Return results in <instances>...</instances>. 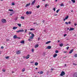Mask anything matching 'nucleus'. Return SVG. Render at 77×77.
<instances>
[{
	"label": "nucleus",
	"instance_id": "nucleus-25",
	"mask_svg": "<svg viewBox=\"0 0 77 77\" xmlns=\"http://www.w3.org/2000/svg\"><path fill=\"white\" fill-rule=\"evenodd\" d=\"M18 26H19V27H21V24H19L18 23L17 24Z\"/></svg>",
	"mask_w": 77,
	"mask_h": 77
},
{
	"label": "nucleus",
	"instance_id": "nucleus-47",
	"mask_svg": "<svg viewBox=\"0 0 77 77\" xmlns=\"http://www.w3.org/2000/svg\"><path fill=\"white\" fill-rule=\"evenodd\" d=\"M31 34V32H29V35H30Z\"/></svg>",
	"mask_w": 77,
	"mask_h": 77
},
{
	"label": "nucleus",
	"instance_id": "nucleus-31",
	"mask_svg": "<svg viewBox=\"0 0 77 77\" xmlns=\"http://www.w3.org/2000/svg\"><path fill=\"white\" fill-rule=\"evenodd\" d=\"M31 36H32L33 37H34L35 36V35H34V34H33V33H32L31 34Z\"/></svg>",
	"mask_w": 77,
	"mask_h": 77
},
{
	"label": "nucleus",
	"instance_id": "nucleus-41",
	"mask_svg": "<svg viewBox=\"0 0 77 77\" xmlns=\"http://www.w3.org/2000/svg\"><path fill=\"white\" fill-rule=\"evenodd\" d=\"M65 24H66L67 25H68V22H66L65 23Z\"/></svg>",
	"mask_w": 77,
	"mask_h": 77
},
{
	"label": "nucleus",
	"instance_id": "nucleus-60",
	"mask_svg": "<svg viewBox=\"0 0 77 77\" xmlns=\"http://www.w3.org/2000/svg\"><path fill=\"white\" fill-rule=\"evenodd\" d=\"M51 70H52V71H53V68H51Z\"/></svg>",
	"mask_w": 77,
	"mask_h": 77
},
{
	"label": "nucleus",
	"instance_id": "nucleus-51",
	"mask_svg": "<svg viewBox=\"0 0 77 77\" xmlns=\"http://www.w3.org/2000/svg\"><path fill=\"white\" fill-rule=\"evenodd\" d=\"M32 14V12L30 11L29 12V14Z\"/></svg>",
	"mask_w": 77,
	"mask_h": 77
},
{
	"label": "nucleus",
	"instance_id": "nucleus-38",
	"mask_svg": "<svg viewBox=\"0 0 77 77\" xmlns=\"http://www.w3.org/2000/svg\"><path fill=\"white\" fill-rule=\"evenodd\" d=\"M64 6V5H63V4H61L60 6Z\"/></svg>",
	"mask_w": 77,
	"mask_h": 77
},
{
	"label": "nucleus",
	"instance_id": "nucleus-8",
	"mask_svg": "<svg viewBox=\"0 0 77 77\" xmlns=\"http://www.w3.org/2000/svg\"><path fill=\"white\" fill-rule=\"evenodd\" d=\"M74 30V28H71L70 29H69V31H71V30Z\"/></svg>",
	"mask_w": 77,
	"mask_h": 77
},
{
	"label": "nucleus",
	"instance_id": "nucleus-32",
	"mask_svg": "<svg viewBox=\"0 0 77 77\" xmlns=\"http://www.w3.org/2000/svg\"><path fill=\"white\" fill-rule=\"evenodd\" d=\"M5 58H6V59H9V56L6 57H5Z\"/></svg>",
	"mask_w": 77,
	"mask_h": 77
},
{
	"label": "nucleus",
	"instance_id": "nucleus-53",
	"mask_svg": "<svg viewBox=\"0 0 77 77\" xmlns=\"http://www.w3.org/2000/svg\"><path fill=\"white\" fill-rule=\"evenodd\" d=\"M43 55H45V52H44L43 53Z\"/></svg>",
	"mask_w": 77,
	"mask_h": 77
},
{
	"label": "nucleus",
	"instance_id": "nucleus-15",
	"mask_svg": "<svg viewBox=\"0 0 77 77\" xmlns=\"http://www.w3.org/2000/svg\"><path fill=\"white\" fill-rule=\"evenodd\" d=\"M38 46H39V45H38V44H37L35 45V48H37L38 47Z\"/></svg>",
	"mask_w": 77,
	"mask_h": 77
},
{
	"label": "nucleus",
	"instance_id": "nucleus-14",
	"mask_svg": "<svg viewBox=\"0 0 77 77\" xmlns=\"http://www.w3.org/2000/svg\"><path fill=\"white\" fill-rule=\"evenodd\" d=\"M57 56V54H55L53 56V57H56Z\"/></svg>",
	"mask_w": 77,
	"mask_h": 77
},
{
	"label": "nucleus",
	"instance_id": "nucleus-57",
	"mask_svg": "<svg viewBox=\"0 0 77 77\" xmlns=\"http://www.w3.org/2000/svg\"><path fill=\"white\" fill-rule=\"evenodd\" d=\"M45 7H47V4L45 5Z\"/></svg>",
	"mask_w": 77,
	"mask_h": 77
},
{
	"label": "nucleus",
	"instance_id": "nucleus-56",
	"mask_svg": "<svg viewBox=\"0 0 77 77\" xmlns=\"http://www.w3.org/2000/svg\"><path fill=\"white\" fill-rule=\"evenodd\" d=\"M74 26H77V24L75 23V24H74Z\"/></svg>",
	"mask_w": 77,
	"mask_h": 77
},
{
	"label": "nucleus",
	"instance_id": "nucleus-42",
	"mask_svg": "<svg viewBox=\"0 0 77 77\" xmlns=\"http://www.w3.org/2000/svg\"><path fill=\"white\" fill-rule=\"evenodd\" d=\"M74 56H75V57H77V54H75Z\"/></svg>",
	"mask_w": 77,
	"mask_h": 77
},
{
	"label": "nucleus",
	"instance_id": "nucleus-43",
	"mask_svg": "<svg viewBox=\"0 0 77 77\" xmlns=\"http://www.w3.org/2000/svg\"><path fill=\"white\" fill-rule=\"evenodd\" d=\"M73 64L74 65H75V66H76L77 65V64H76V63H73Z\"/></svg>",
	"mask_w": 77,
	"mask_h": 77
},
{
	"label": "nucleus",
	"instance_id": "nucleus-33",
	"mask_svg": "<svg viewBox=\"0 0 77 77\" xmlns=\"http://www.w3.org/2000/svg\"><path fill=\"white\" fill-rule=\"evenodd\" d=\"M17 20H18V17H16L14 19V20H15V21Z\"/></svg>",
	"mask_w": 77,
	"mask_h": 77
},
{
	"label": "nucleus",
	"instance_id": "nucleus-54",
	"mask_svg": "<svg viewBox=\"0 0 77 77\" xmlns=\"http://www.w3.org/2000/svg\"><path fill=\"white\" fill-rule=\"evenodd\" d=\"M68 24H71V22L69 21V22L68 23Z\"/></svg>",
	"mask_w": 77,
	"mask_h": 77
},
{
	"label": "nucleus",
	"instance_id": "nucleus-20",
	"mask_svg": "<svg viewBox=\"0 0 77 77\" xmlns=\"http://www.w3.org/2000/svg\"><path fill=\"white\" fill-rule=\"evenodd\" d=\"M38 65V63L37 62H36L35 63V66H37Z\"/></svg>",
	"mask_w": 77,
	"mask_h": 77
},
{
	"label": "nucleus",
	"instance_id": "nucleus-29",
	"mask_svg": "<svg viewBox=\"0 0 77 77\" xmlns=\"http://www.w3.org/2000/svg\"><path fill=\"white\" fill-rule=\"evenodd\" d=\"M59 11H60V9H58V10H57L56 11L57 13H58V12H59Z\"/></svg>",
	"mask_w": 77,
	"mask_h": 77
},
{
	"label": "nucleus",
	"instance_id": "nucleus-12",
	"mask_svg": "<svg viewBox=\"0 0 77 77\" xmlns=\"http://www.w3.org/2000/svg\"><path fill=\"white\" fill-rule=\"evenodd\" d=\"M14 39H17V38H18V37L16 35H15L14 36Z\"/></svg>",
	"mask_w": 77,
	"mask_h": 77
},
{
	"label": "nucleus",
	"instance_id": "nucleus-4",
	"mask_svg": "<svg viewBox=\"0 0 77 77\" xmlns=\"http://www.w3.org/2000/svg\"><path fill=\"white\" fill-rule=\"evenodd\" d=\"M2 21V23H5L6 22V20L5 19H3Z\"/></svg>",
	"mask_w": 77,
	"mask_h": 77
},
{
	"label": "nucleus",
	"instance_id": "nucleus-39",
	"mask_svg": "<svg viewBox=\"0 0 77 77\" xmlns=\"http://www.w3.org/2000/svg\"><path fill=\"white\" fill-rule=\"evenodd\" d=\"M58 52H59V51H55L56 53H58Z\"/></svg>",
	"mask_w": 77,
	"mask_h": 77
},
{
	"label": "nucleus",
	"instance_id": "nucleus-6",
	"mask_svg": "<svg viewBox=\"0 0 77 77\" xmlns=\"http://www.w3.org/2000/svg\"><path fill=\"white\" fill-rule=\"evenodd\" d=\"M68 17H69V16H67L66 17H65V18L63 19V21H65L66 20H67V19L68 18Z\"/></svg>",
	"mask_w": 77,
	"mask_h": 77
},
{
	"label": "nucleus",
	"instance_id": "nucleus-23",
	"mask_svg": "<svg viewBox=\"0 0 77 77\" xmlns=\"http://www.w3.org/2000/svg\"><path fill=\"white\" fill-rule=\"evenodd\" d=\"M63 45V44L62 43L61 44H60V47H62Z\"/></svg>",
	"mask_w": 77,
	"mask_h": 77
},
{
	"label": "nucleus",
	"instance_id": "nucleus-50",
	"mask_svg": "<svg viewBox=\"0 0 77 77\" xmlns=\"http://www.w3.org/2000/svg\"><path fill=\"white\" fill-rule=\"evenodd\" d=\"M67 35V34H66L64 35V36H66Z\"/></svg>",
	"mask_w": 77,
	"mask_h": 77
},
{
	"label": "nucleus",
	"instance_id": "nucleus-58",
	"mask_svg": "<svg viewBox=\"0 0 77 77\" xmlns=\"http://www.w3.org/2000/svg\"><path fill=\"white\" fill-rule=\"evenodd\" d=\"M42 23H45V21H44V20H43L42 21Z\"/></svg>",
	"mask_w": 77,
	"mask_h": 77
},
{
	"label": "nucleus",
	"instance_id": "nucleus-36",
	"mask_svg": "<svg viewBox=\"0 0 77 77\" xmlns=\"http://www.w3.org/2000/svg\"><path fill=\"white\" fill-rule=\"evenodd\" d=\"M35 30V29L33 28H31L30 29V30Z\"/></svg>",
	"mask_w": 77,
	"mask_h": 77
},
{
	"label": "nucleus",
	"instance_id": "nucleus-10",
	"mask_svg": "<svg viewBox=\"0 0 77 77\" xmlns=\"http://www.w3.org/2000/svg\"><path fill=\"white\" fill-rule=\"evenodd\" d=\"M35 3V0L34 1L32 2L31 3V5H33Z\"/></svg>",
	"mask_w": 77,
	"mask_h": 77
},
{
	"label": "nucleus",
	"instance_id": "nucleus-22",
	"mask_svg": "<svg viewBox=\"0 0 77 77\" xmlns=\"http://www.w3.org/2000/svg\"><path fill=\"white\" fill-rule=\"evenodd\" d=\"M8 11H10V12H12L14 11V10H13V9H9Z\"/></svg>",
	"mask_w": 77,
	"mask_h": 77
},
{
	"label": "nucleus",
	"instance_id": "nucleus-64",
	"mask_svg": "<svg viewBox=\"0 0 77 77\" xmlns=\"http://www.w3.org/2000/svg\"><path fill=\"white\" fill-rule=\"evenodd\" d=\"M35 69H38V68H35Z\"/></svg>",
	"mask_w": 77,
	"mask_h": 77
},
{
	"label": "nucleus",
	"instance_id": "nucleus-1",
	"mask_svg": "<svg viewBox=\"0 0 77 77\" xmlns=\"http://www.w3.org/2000/svg\"><path fill=\"white\" fill-rule=\"evenodd\" d=\"M24 32V30L23 29H20L18 31H17L16 32H17V33H19L20 32Z\"/></svg>",
	"mask_w": 77,
	"mask_h": 77
},
{
	"label": "nucleus",
	"instance_id": "nucleus-34",
	"mask_svg": "<svg viewBox=\"0 0 77 77\" xmlns=\"http://www.w3.org/2000/svg\"><path fill=\"white\" fill-rule=\"evenodd\" d=\"M2 71L3 72H5V71H6V70L5 69H3Z\"/></svg>",
	"mask_w": 77,
	"mask_h": 77
},
{
	"label": "nucleus",
	"instance_id": "nucleus-7",
	"mask_svg": "<svg viewBox=\"0 0 77 77\" xmlns=\"http://www.w3.org/2000/svg\"><path fill=\"white\" fill-rule=\"evenodd\" d=\"M47 49H51V46H48V47L46 48Z\"/></svg>",
	"mask_w": 77,
	"mask_h": 77
},
{
	"label": "nucleus",
	"instance_id": "nucleus-48",
	"mask_svg": "<svg viewBox=\"0 0 77 77\" xmlns=\"http://www.w3.org/2000/svg\"><path fill=\"white\" fill-rule=\"evenodd\" d=\"M53 10H54V11H56V8H54L53 9Z\"/></svg>",
	"mask_w": 77,
	"mask_h": 77
},
{
	"label": "nucleus",
	"instance_id": "nucleus-45",
	"mask_svg": "<svg viewBox=\"0 0 77 77\" xmlns=\"http://www.w3.org/2000/svg\"><path fill=\"white\" fill-rule=\"evenodd\" d=\"M32 52H33V51H34V49H32Z\"/></svg>",
	"mask_w": 77,
	"mask_h": 77
},
{
	"label": "nucleus",
	"instance_id": "nucleus-24",
	"mask_svg": "<svg viewBox=\"0 0 77 77\" xmlns=\"http://www.w3.org/2000/svg\"><path fill=\"white\" fill-rule=\"evenodd\" d=\"M43 74V71H42L40 72L39 73V74Z\"/></svg>",
	"mask_w": 77,
	"mask_h": 77
},
{
	"label": "nucleus",
	"instance_id": "nucleus-52",
	"mask_svg": "<svg viewBox=\"0 0 77 77\" xmlns=\"http://www.w3.org/2000/svg\"><path fill=\"white\" fill-rule=\"evenodd\" d=\"M48 73H49V71H48V72H47V73H46L47 74V75H48Z\"/></svg>",
	"mask_w": 77,
	"mask_h": 77
},
{
	"label": "nucleus",
	"instance_id": "nucleus-17",
	"mask_svg": "<svg viewBox=\"0 0 77 77\" xmlns=\"http://www.w3.org/2000/svg\"><path fill=\"white\" fill-rule=\"evenodd\" d=\"M30 5V3H29L28 4H27L26 5V7H28V6H29V5Z\"/></svg>",
	"mask_w": 77,
	"mask_h": 77
},
{
	"label": "nucleus",
	"instance_id": "nucleus-28",
	"mask_svg": "<svg viewBox=\"0 0 77 77\" xmlns=\"http://www.w3.org/2000/svg\"><path fill=\"white\" fill-rule=\"evenodd\" d=\"M28 40L29 41V42H30V41H32V40L30 38Z\"/></svg>",
	"mask_w": 77,
	"mask_h": 77
},
{
	"label": "nucleus",
	"instance_id": "nucleus-62",
	"mask_svg": "<svg viewBox=\"0 0 77 77\" xmlns=\"http://www.w3.org/2000/svg\"><path fill=\"white\" fill-rule=\"evenodd\" d=\"M12 73H14V72L13 71H12Z\"/></svg>",
	"mask_w": 77,
	"mask_h": 77
},
{
	"label": "nucleus",
	"instance_id": "nucleus-9",
	"mask_svg": "<svg viewBox=\"0 0 77 77\" xmlns=\"http://www.w3.org/2000/svg\"><path fill=\"white\" fill-rule=\"evenodd\" d=\"M29 57H30V55H28L26 57V59H28L29 58Z\"/></svg>",
	"mask_w": 77,
	"mask_h": 77
},
{
	"label": "nucleus",
	"instance_id": "nucleus-21",
	"mask_svg": "<svg viewBox=\"0 0 77 77\" xmlns=\"http://www.w3.org/2000/svg\"><path fill=\"white\" fill-rule=\"evenodd\" d=\"M29 38L31 39H33V36H31V37H29Z\"/></svg>",
	"mask_w": 77,
	"mask_h": 77
},
{
	"label": "nucleus",
	"instance_id": "nucleus-35",
	"mask_svg": "<svg viewBox=\"0 0 77 77\" xmlns=\"http://www.w3.org/2000/svg\"><path fill=\"white\" fill-rule=\"evenodd\" d=\"M24 71H25V69H23L22 70V72H24Z\"/></svg>",
	"mask_w": 77,
	"mask_h": 77
},
{
	"label": "nucleus",
	"instance_id": "nucleus-26",
	"mask_svg": "<svg viewBox=\"0 0 77 77\" xmlns=\"http://www.w3.org/2000/svg\"><path fill=\"white\" fill-rule=\"evenodd\" d=\"M26 14L27 15H29V12L27 11L26 12Z\"/></svg>",
	"mask_w": 77,
	"mask_h": 77
},
{
	"label": "nucleus",
	"instance_id": "nucleus-37",
	"mask_svg": "<svg viewBox=\"0 0 77 77\" xmlns=\"http://www.w3.org/2000/svg\"><path fill=\"white\" fill-rule=\"evenodd\" d=\"M39 7H40V6L39 5L38 6H36V8H39Z\"/></svg>",
	"mask_w": 77,
	"mask_h": 77
},
{
	"label": "nucleus",
	"instance_id": "nucleus-40",
	"mask_svg": "<svg viewBox=\"0 0 77 77\" xmlns=\"http://www.w3.org/2000/svg\"><path fill=\"white\" fill-rule=\"evenodd\" d=\"M34 24H35V26H36V25H37V23H33Z\"/></svg>",
	"mask_w": 77,
	"mask_h": 77
},
{
	"label": "nucleus",
	"instance_id": "nucleus-2",
	"mask_svg": "<svg viewBox=\"0 0 77 77\" xmlns=\"http://www.w3.org/2000/svg\"><path fill=\"white\" fill-rule=\"evenodd\" d=\"M65 75V72L63 71L60 74V75L61 76H63V75Z\"/></svg>",
	"mask_w": 77,
	"mask_h": 77
},
{
	"label": "nucleus",
	"instance_id": "nucleus-16",
	"mask_svg": "<svg viewBox=\"0 0 77 77\" xmlns=\"http://www.w3.org/2000/svg\"><path fill=\"white\" fill-rule=\"evenodd\" d=\"M21 44H24V41H22L20 42Z\"/></svg>",
	"mask_w": 77,
	"mask_h": 77
},
{
	"label": "nucleus",
	"instance_id": "nucleus-30",
	"mask_svg": "<svg viewBox=\"0 0 77 77\" xmlns=\"http://www.w3.org/2000/svg\"><path fill=\"white\" fill-rule=\"evenodd\" d=\"M11 5L13 6H14V5H15V3H14V2H12Z\"/></svg>",
	"mask_w": 77,
	"mask_h": 77
},
{
	"label": "nucleus",
	"instance_id": "nucleus-49",
	"mask_svg": "<svg viewBox=\"0 0 77 77\" xmlns=\"http://www.w3.org/2000/svg\"><path fill=\"white\" fill-rule=\"evenodd\" d=\"M69 47H68L66 48L67 50H68L69 49Z\"/></svg>",
	"mask_w": 77,
	"mask_h": 77
},
{
	"label": "nucleus",
	"instance_id": "nucleus-61",
	"mask_svg": "<svg viewBox=\"0 0 77 77\" xmlns=\"http://www.w3.org/2000/svg\"><path fill=\"white\" fill-rule=\"evenodd\" d=\"M42 2H45V0H42Z\"/></svg>",
	"mask_w": 77,
	"mask_h": 77
},
{
	"label": "nucleus",
	"instance_id": "nucleus-46",
	"mask_svg": "<svg viewBox=\"0 0 77 77\" xmlns=\"http://www.w3.org/2000/svg\"><path fill=\"white\" fill-rule=\"evenodd\" d=\"M4 48V47H3V46H2L1 47V49H3Z\"/></svg>",
	"mask_w": 77,
	"mask_h": 77
},
{
	"label": "nucleus",
	"instance_id": "nucleus-18",
	"mask_svg": "<svg viewBox=\"0 0 77 77\" xmlns=\"http://www.w3.org/2000/svg\"><path fill=\"white\" fill-rule=\"evenodd\" d=\"M20 18L21 19H23V20H24V17H23V16H21L20 17Z\"/></svg>",
	"mask_w": 77,
	"mask_h": 77
},
{
	"label": "nucleus",
	"instance_id": "nucleus-55",
	"mask_svg": "<svg viewBox=\"0 0 77 77\" xmlns=\"http://www.w3.org/2000/svg\"><path fill=\"white\" fill-rule=\"evenodd\" d=\"M57 14H55L54 15V16H57Z\"/></svg>",
	"mask_w": 77,
	"mask_h": 77
},
{
	"label": "nucleus",
	"instance_id": "nucleus-11",
	"mask_svg": "<svg viewBox=\"0 0 77 77\" xmlns=\"http://www.w3.org/2000/svg\"><path fill=\"white\" fill-rule=\"evenodd\" d=\"M72 51H73V49H72V50H71L69 52V54H71V53H72Z\"/></svg>",
	"mask_w": 77,
	"mask_h": 77
},
{
	"label": "nucleus",
	"instance_id": "nucleus-44",
	"mask_svg": "<svg viewBox=\"0 0 77 77\" xmlns=\"http://www.w3.org/2000/svg\"><path fill=\"white\" fill-rule=\"evenodd\" d=\"M64 53H67V51H64L63 52Z\"/></svg>",
	"mask_w": 77,
	"mask_h": 77
},
{
	"label": "nucleus",
	"instance_id": "nucleus-27",
	"mask_svg": "<svg viewBox=\"0 0 77 77\" xmlns=\"http://www.w3.org/2000/svg\"><path fill=\"white\" fill-rule=\"evenodd\" d=\"M72 2H73V3H75V0H71Z\"/></svg>",
	"mask_w": 77,
	"mask_h": 77
},
{
	"label": "nucleus",
	"instance_id": "nucleus-3",
	"mask_svg": "<svg viewBox=\"0 0 77 77\" xmlns=\"http://www.w3.org/2000/svg\"><path fill=\"white\" fill-rule=\"evenodd\" d=\"M16 54H19L20 53H21V52L20 51L18 50L17 51H16Z\"/></svg>",
	"mask_w": 77,
	"mask_h": 77
},
{
	"label": "nucleus",
	"instance_id": "nucleus-5",
	"mask_svg": "<svg viewBox=\"0 0 77 77\" xmlns=\"http://www.w3.org/2000/svg\"><path fill=\"white\" fill-rule=\"evenodd\" d=\"M73 77H77V73H75L73 75Z\"/></svg>",
	"mask_w": 77,
	"mask_h": 77
},
{
	"label": "nucleus",
	"instance_id": "nucleus-13",
	"mask_svg": "<svg viewBox=\"0 0 77 77\" xmlns=\"http://www.w3.org/2000/svg\"><path fill=\"white\" fill-rule=\"evenodd\" d=\"M51 42V41H49L46 42L45 44H50V43Z\"/></svg>",
	"mask_w": 77,
	"mask_h": 77
},
{
	"label": "nucleus",
	"instance_id": "nucleus-63",
	"mask_svg": "<svg viewBox=\"0 0 77 77\" xmlns=\"http://www.w3.org/2000/svg\"><path fill=\"white\" fill-rule=\"evenodd\" d=\"M10 16L12 15V14H10Z\"/></svg>",
	"mask_w": 77,
	"mask_h": 77
},
{
	"label": "nucleus",
	"instance_id": "nucleus-59",
	"mask_svg": "<svg viewBox=\"0 0 77 77\" xmlns=\"http://www.w3.org/2000/svg\"><path fill=\"white\" fill-rule=\"evenodd\" d=\"M39 39H40V38H38V41H39Z\"/></svg>",
	"mask_w": 77,
	"mask_h": 77
},
{
	"label": "nucleus",
	"instance_id": "nucleus-19",
	"mask_svg": "<svg viewBox=\"0 0 77 77\" xmlns=\"http://www.w3.org/2000/svg\"><path fill=\"white\" fill-rule=\"evenodd\" d=\"M17 29V27H14L13 28V29L14 30H15V29Z\"/></svg>",
	"mask_w": 77,
	"mask_h": 77
}]
</instances>
